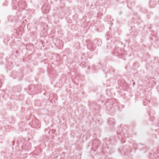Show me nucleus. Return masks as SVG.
<instances>
[{
  "mask_svg": "<svg viewBox=\"0 0 159 159\" xmlns=\"http://www.w3.org/2000/svg\"><path fill=\"white\" fill-rule=\"evenodd\" d=\"M100 141L98 139H96L93 142V147L94 148H97L100 144Z\"/></svg>",
  "mask_w": 159,
  "mask_h": 159,
  "instance_id": "obj_13",
  "label": "nucleus"
},
{
  "mask_svg": "<svg viewBox=\"0 0 159 159\" xmlns=\"http://www.w3.org/2000/svg\"><path fill=\"white\" fill-rule=\"evenodd\" d=\"M1 82L0 81V88L1 87Z\"/></svg>",
  "mask_w": 159,
  "mask_h": 159,
  "instance_id": "obj_29",
  "label": "nucleus"
},
{
  "mask_svg": "<svg viewBox=\"0 0 159 159\" xmlns=\"http://www.w3.org/2000/svg\"><path fill=\"white\" fill-rule=\"evenodd\" d=\"M145 102H144V105H145Z\"/></svg>",
  "mask_w": 159,
  "mask_h": 159,
  "instance_id": "obj_34",
  "label": "nucleus"
},
{
  "mask_svg": "<svg viewBox=\"0 0 159 159\" xmlns=\"http://www.w3.org/2000/svg\"><path fill=\"white\" fill-rule=\"evenodd\" d=\"M19 3H17L16 0H13L12 1V6L14 9H16L18 8Z\"/></svg>",
  "mask_w": 159,
  "mask_h": 159,
  "instance_id": "obj_15",
  "label": "nucleus"
},
{
  "mask_svg": "<svg viewBox=\"0 0 159 159\" xmlns=\"http://www.w3.org/2000/svg\"><path fill=\"white\" fill-rule=\"evenodd\" d=\"M20 75H22L21 74H20Z\"/></svg>",
  "mask_w": 159,
  "mask_h": 159,
  "instance_id": "obj_37",
  "label": "nucleus"
},
{
  "mask_svg": "<svg viewBox=\"0 0 159 159\" xmlns=\"http://www.w3.org/2000/svg\"><path fill=\"white\" fill-rule=\"evenodd\" d=\"M131 145H130V147L132 146L134 149H136L138 146L137 144L134 141H132L131 143H130Z\"/></svg>",
  "mask_w": 159,
  "mask_h": 159,
  "instance_id": "obj_19",
  "label": "nucleus"
},
{
  "mask_svg": "<svg viewBox=\"0 0 159 159\" xmlns=\"http://www.w3.org/2000/svg\"><path fill=\"white\" fill-rule=\"evenodd\" d=\"M39 122V120L38 119H34L31 122L29 123V125L32 128H38L40 126V124Z\"/></svg>",
  "mask_w": 159,
  "mask_h": 159,
  "instance_id": "obj_2",
  "label": "nucleus"
},
{
  "mask_svg": "<svg viewBox=\"0 0 159 159\" xmlns=\"http://www.w3.org/2000/svg\"><path fill=\"white\" fill-rule=\"evenodd\" d=\"M90 67L89 66H88V69H90Z\"/></svg>",
  "mask_w": 159,
  "mask_h": 159,
  "instance_id": "obj_31",
  "label": "nucleus"
},
{
  "mask_svg": "<svg viewBox=\"0 0 159 159\" xmlns=\"http://www.w3.org/2000/svg\"><path fill=\"white\" fill-rule=\"evenodd\" d=\"M46 89H47V90H48V87H46Z\"/></svg>",
  "mask_w": 159,
  "mask_h": 159,
  "instance_id": "obj_33",
  "label": "nucleus"
},
{
  "mask_svg": "<svg viewBox=\"0 0 159 159\" xmlns=\"http://www.w3.org/2000/svg\"><path fill=\"white\" fill-rule=\"evenodd\" d=\"M18 51H16V53H18Z\"/></svg>",
  "mask_w": 159,
  "mask_h": 159,
  "instance_id": "obj_32",
  "label": "nucleus"
},
{
  "mask_svg": "<svg viewBox=\"0 0 159 159\" xmlns=\"http://www.w3.org/2000/svg\"><path fill=\"white\" fill-rule=\"evenodd\" d=\"M35 87L36 92L37 93L42 92L43 91L42 90L43 89L44 91V93H43V94L44 95H46V94L45 93H46V92L47 91L48 92V91L46 90V89H45V88L44 87H42L41 85H38L36 87Z\"/></svg>",
  "mask_w": 159,
  "mask_h": 159,
  "instance_id": "obj_7",
  "label": "nucleus"
},
{
  "mask_svg": "<svg viewBox=\"0 0 159 159\" xmlns=\"http://www.w3.org/2000/svg\"><path fill=\"white\" fill-rule=\"evenodd\" d=\"M88 43L87 48L88 49L90 50L93 51L95 48V47L94 45L93 44L92 42L89 40L88 42Z\"/></svg>",
  "mask_w": 159,
  "mask_h": 159,
  "instance_id": "obj_9",
  "label": "nucleus"
},
{
  "mask_svg": "<svg viewBox=\"0 0 159 159\" xmlns=\"http://www.w3.org/2000/svg\"><path fill=\"white\" fill-rule=\"evenodd\" d=\"M27 21L26 20H25V21H23V23H25V22H26Z\"/></svg>",
  "mask_w": 159,
  "mask_h": 159,
  "instance_id": "obj_27",
  "label": "nucleus"
},
{
  "mask_svg": "<svg viewBox=\"0 0 159 159\" xmlns=\"http://www.w3.org/2000/svg\"><path fill=\"white\" fill-rule=\"evenodd\" d=\"M53 43L58 48L61 49L63 47V44L61 40L57 38V39H52Z\"/></svg>",
  "mask_w": 159,
  "mask_h": 159,
  "instance_id": "obj_3",
  "label": "nucleus"
},
{
  "mask_svg": "<svg viewBox=\"0 0 159 159\" xmlns=\"http://www.w3.org/2000/svg\"><path fill=\"white\" fill-rule=\"evenodd\" d=\"M94 106H95V107H94V108H95V110H98V109H99V108H96V107H97V105H95Z\"/></svg>",
  "mask_w": 159,
  "mask_h": 159,
  "instance_id": "obj_25",
  "label": "nucleus"
},
{
  "mask_svg": "<svg viewBox=\"0 0 159 159\" xmlns=\"http://www.w3.org/2000/svg\"><path fill=\"white\" fill-rule=\"evenodd\" d=\"M29 91L31 93L36 92V87L34 85H31L28 87Z\"/></svg>",
  "mask_w": 159,
  "mask_h": 159,
  "instance_id": "obj_14",
  "label": "nucleus"
},
{
  "mask_svg": "<svg viewBox=\"0 0 159 159\" xmlns=\"http://www.w3.org/2000/svg\"><path fill=\"white\" fill-rule=\"evenodd\" d=\"M15 73L16 74V75H17L18 73L16 72H13L11 75V76L13 78L16 77H14V75H15Z\"/></svg>",
  "mask_w": 159,
  "mask_h": 159,
  "instance_id": "obj_24",
  "label": "nucleus"
},
{
  "mask_svg": "<svg viewBox=\"0 0 159 159\" xmlns=\"http://www.w3.org/2000/svg\"><path fill=\"white\" fill-rule=\"evenodd\" d=\"M115 100L114 99H109V100L107 102H106V106L107 107V110L108 111H111V110L112 109L114 108L113 107H114V106H115V105L113 106V107H111L110 108H109L108 107H107V106L109 105V103H111L110 104V105H111V106H113L115 103H112V102H114Z\"/></svg>",
  "mask_w": 159,
  "mask_h": 159,
  "instance_id": "obj_6",
  "label": "nucleus"
},
{
  "mask_svg": "<svg viewBox=\"0 0 159 159\" xmlns=\"http://www.w3.org/2000/svg\"><path fill=\"white\" fill-rule=\"evenodd\" d=\"M50 8L48 5L45 4L42 7V10L43 12L47 13L49 12Z\"/></svg>",
  "mask_w": 159,
  "mask_h": 159,
  "instance_id": "obj_10",
  "label": "nucleus"
},
{
  "mask_svg": "<svg viewBox=\"0 0 159 159\" xmlns=\"http://www.w3.org/2000/svg\"><path fill=\"white\" fill-rule=\"evenodd\" d=\"M39 149V148H37V147L36 148V150H35V151L37 150L38 149Z\"/></svg>",
  "mask_w": 159,
  "mask_h": 159,
  "instance_id": "obj_28",
  "label": "nucleus"
},
{
  "mask_svg": "<svg viewBox=\"0 0 159 159\" xmlns=\"http://www.w3.org/2000/svg\"><path fill=\"white\" fill-rule=\"evenodd\" d=\"M22 148L25 151L29 150L31 149V145L30 143H27L25 145L22 147Z\"/></svg>",
  "mask_w": 159,
  "mask_h": 159,
  "instance_id": "obj_12",
  "label": "nucleus"
},
{
  "mask_svg": "<svg viewBox=\"0 0 159 159\" xmlns=\"http://www.w3.org/2000/svg\"><path fill=\"white\" fill-rule=\"evenodd\" d=\"M26 6L25 3L22 1H20L19 2L18 4V8L23 9Z\"/></svg>",
  "mask_w": 159,
  "mask_h": 159,
  "instance_id": "obj_16",
  "label": "nucleus"
},
{
  "mask_svg": "<svg viewBox=\"0 0 159 159\" xmlns=\"http://www.w3.org/2000/svg\"><path fill=\"white\" fill-rule=\"evenodd\" d=\"M44 25L45 26H44L43 27L45 28H43V30L44 31V32H46L47 31V28H48L47 26V25Z\"/></svg>",
  "mask_w": 159,
  "mask_h": 159,
  "instance_id": "obj_22",
  "label": "nucleus"
},
{
  "mask_svg": "<svg viewBox=\"0 0 159 159\" xmlns=\"http://www.w3.org/2000/svg\"><path fill=\"white\" fill-rule=\"evenodd\" d=\"M119 150L121 154L123 153L126 155L129 154L131 152L130 147H127L126 146H125L123 148H120Z\"/></svg>",
  "mask_w": 159,
  "mask_h": 159,
  "instance_id": "obj_1",
  "label": "nucleus"
},
{
  "mask_svg": "<svg viewBox=\"0 0 159 159\" xmlns=\"http://www.w3.org/2000/svg\"><path fill=\"white\" fill-rule=\"evenodd\" d=\"M33 33H34V34H35V32H34Z\"/></svg>",
  "mask_w": 159,
  "mask_h": 159,
  "instance_id": "obj_35",
  "label": "nucleus"
},
{
  "mask_svg": "<svg viewBox=\"0 0 159 159\" xmlns=\"http://www.w3.org/2000/svg\"><path fill=\"white\" fill-rule=\"evenodd\" d=\"M123 50H122L119 47H116L114 50V52L115 55H119L120 57L123 58L124 54L123 53Z\"/></svg>",
  "mask_w": 159,
  "mask_h": 159,
  "instance_id": "obj_4",
  "label": "nucleus"
},
{
  "mask_svg": "<svg viewBox=\"0 0 159 159\" xmlns=\"http://www.w3.org/2000/svg\"><path fill=\"white\" fill-rule=\"evenodd\" d=\"M48 71L50 76L52 75H55V71L51 66H48Z\"/></svg>",
  "mask_w": 159,
  "mask_h": 159,
  "instance_id": "obj_11",
  "label": "nucleus"
},
{
  "mask_svg": "<svg viewBox=\"0 0 159 159\" xmlns=\"http://www.w3.org/2000/svg\"><path fill=\"white\" fill-rule=\"evenodd\" d=\"M27 125L24 122H22L19 123V126L20 130L23 131L24 130H26L27 129Z\"/></svg>",
  "mask_w": 159,
  "mask_h": 159,
  "instance_id": "obj_8",
  "label": "nucleus"
},
{
  "mask_svg": "<svg viewBox=\"0 0 159 159\" xmlns=\"http://www.w3.org/2000/svg\"><path fill=\"white\" fill-rule=\"evenodd\" d=\"M23 31V29L21 27L20 28H19L16 30V33L18 35H21Z\"/></svg>",
  "mask_w": 159,
  "mask_h": 159,
  "instance_id": "obj_18",
  "label": "nucleus"
},
{
  "mask_svg": "<svg viewBox=\"0 0 159 159\" xmlns=\"http://www.w3.org/2000/svg\"><path fill=\"white\" fill-rule=\"evenodd\" d=\"M85 62H82L80 64V66L82 67H85L86 66Z\"/></svg>",
  "mask_w": 159,
  "mask_h": 159,
  "instance_id": "obj_23",
  "label": "nucleus"
},
{
  "mask_svg": "<svg viewBox=\"0 0 159 159\" xmlns=\"http://www.w3.org/2000/svg\"><path fill=\"white\" fill-rule=\"evenodd\" d=\"M154 156L156 157V156L157 157H159V150L156 151V152H155L154 154Z\"/></svg>",
  "mask_w": 159,
  "mask_h": 159,
  "instance_id": "obj_21",
  "label": "nucleus"
},
{
  "mask_svg": "<svg viewBox=\"0 0 159 159\" xmlns=\"http://www.w3.org/2000/svg\"><path fill=\"white\" fill-rule=\"evenodd\" d=\"M11 17H10V18L9 19V20L13 22H15L17 20V19H18V17H14L13 19H11Z\"/></svg>",
  "mask_w": 159,
  "mask_h": 159,
  "instance_id": "obj_20",
  "label": "nucleus"
},
{
  "mask_svg": "<svg viewBox=\"0 0 159 159\" xmlns=\"http://www.w3.org/2000/svg\"><path fill=\"white\" fill-rule=\"evenodd\" d=\"M115 122L113 119L112 118H110L108 120L107 124L109 125H113L115 124Z\"/></svg>",
  "mask_w": 159,
  "mask_h": 159,
  "instance_id": "obj_17",
  "label": "nucleus"
},
{
  "mask_svg": "<svg viewBox=\"0 0 159 159\" xmlns=\"http://www.w3.org/2000/svg\"><path fill=\"white\" fill-rule=\"evenodd\" d=\"M117 134L119 138L121 139L122 142L123 143H124L125 141L126 138L123 130L122 129V130L120 131L119 130V131H118Z\"/></svg>",
  "mask_w": 159,
  "mask_h": 159,
  "instance_id": "obj_5",
  "label": "nucleus"
},
{
  "mask_svg": "<svg viewBox=\"0 0 159 159\" xmlns=\"http://www.w3.org/2000/svg\"><path fill=\"white\" fill-rule=\"evenodd\" d=\"M133 85H134V83H133Z\"/></svg>",
  "mask_w": 159,
  "mask_h": 159,
  "instance_id": "obj_36",
  "label": "nucleus"
},
{
  "mask_svg": "<svg viewBox=\"0 0 159 159\" xmlns=\"http://www.w3.org/2000/svg\"><path fill=\"white\" fill-rule=\"evenodd\" d=\"M85 57V55L84 54H83L82 55V59H83Z\"/></svg>",
  "mask_w": 159,
  "mask_h": 159,
  "instance_id": "obj_26",
  "label": "nucleus"
},
{
  "mask_svg": "<svg viewBox=\"0 0 159 159\" xmlns=\"http://www.w3.org/2000/svg\"><path fill=\"white\" fill-rule=\"evenodd\" d=\"M51 132H52V130H50L48 132L49 133H50Z\"/></svg>",
  "mask_w": 159,
  "mask_h": 159,
  "instance_id": "obj_30",
  "label": "nucleus"
}]
</instances>
